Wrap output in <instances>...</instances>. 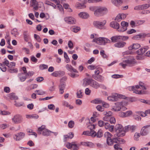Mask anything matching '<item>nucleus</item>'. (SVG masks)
Masks as SVG:
<instances>
[{
    "label": "nucleus",
    "mask_w": 150,
    "mask_h": 150,
    "mask_svg": "<svg viewBox=\"0 0 150 150\" xmlns=\"http://www.w3.org/2000/svg\"><path fill=\"white\" fill-rule=\"evenodd\" d=\"M103 135V133L102 131L101 130H99L98 131L97 133L96 137L98 138H100Z\"/></svg>",
    "instance_id": "de8ad7c7"
},
{
    "label": "nucleus",
    "mask_w": 150,
    "mask_h": 150,
    "mask_svg": "<svg viewBox=\"0 0 150 150\" xmlns=\"http://www.w3.org/2000/svg\"><path fill=\"white\" fill-rule=\"evenodd\" d=\"M119 98H125V96L115 93L108 97V99L111 101H116L118 100Z\"/></svg>",
    "instance_id": "6e6552de"
},
{
    "label": "nucleus",
    "mask_w": 150,
    "mask_h": 150,
    "mask_svg": "<svg viewBox=\"0 0 150 150\" xmlns=\"http://www.w3.org/2000/svg\"><path fill=\"white\" fill-rule=\"evenodd\" d=\"M77 96L78 98H81L83 96V93L81 90H79L77 93Z\"/></svg>",
    "instance_id": "3c124183"
},
{
    "label": "nucleus",
    "mask_w": 150,
    "mask_h": 150,
    "mask_svg": "<svg viewBox=\"0 0 150 150\" xmlns=\"http://www.w3.org/2000/svg\"><path fill=\"white\" fill-rule=\"evenodd\" d=\"M66 146L68 148L72 149L74 150H76L79 148V146L75 142H72L71 143L68 142Z\"/></svg>",
    "instance_id": "2eb2a0df"
},
{
    "label": "nucleus",
    "mask_w": 150,
    "mask_h": 150,
    "mask_svg": "<svg viewBox=\"0 0 150 150\" xmlns=\"http://www.w3.org/2000/svg\"><path fill=\"white\" fill-rule=\"evenodd\" d=\"M140 102L144 103L146 104L150 105V100H145L143 99H141L139 100Z\"/></svg>",
    "instance_id": "5fc2aeb1"
},
{
    "label": "nucleus",
    "mask_w": 150,
    "mask_h": 150,
    "mask_svg": "<svg viewBox=\"0 0 150 150\" xmlns=\"http://www.w3.org/2000/svg\"><path fill=\"white\" fill-rule=\"evenodd\" d=\"M8 127V125L6 124H1L0 125V128L2 129H4Z\"/></svg>",
    "instance_id": "69168bd1"
},
{
    "label": "nucleus",
    "mask_w": 150,
    "mask_h": 150,
    "mask_svg": "<svg viewBox=\"0 0 150 150\" xmlns=\"http://www.w3.org/2000/svg\"><path fill=\"white\" fill-rule=\"evenodd\" d=\"M65 67L67 70L71 72V73L68 74L69 76L72 78H76L79 76V75L78 74L74 73H78L79 72L78 71L73 67L71 65L67 64L66 65Z\"/></svg>",
    "instance_id": "39448f33"
},
{
    "label": "nucleus",
    "mask_w": 150,
    "mask_h": 150,
    "mask_svg": "<svg viewBox=\"0 0 150 150\" xmlns=\"http://www.w3.org/2000/svg\"><path fill=\"white\" fill-rule=\"evenodd\" d=\"M100 54L102 57L104 58H107L108 57L107 55L105 53V51L103 50H102L100 51Z\"/></svg>",
    "instance_id": "49530a36"
},
{
    "label": "nucleus",
    "mask_w": 150,
    "mask_h": 150,
    "mask_svg": "<svg viewBox=\"0 0 150 150\" xmlns=\"http://www.w3.org/2000/svg\"><path fill=\"white\" fill-rule=\"evenodd\" d=\"M25 136V134L23 132H21L14 135L13 138L16 141H19L23 138Z\"/></svg>",
    "instance_id": "f8f14e48"
},
{
    "label": "nucleus",
    "mask_w": 150,
    "mask_h": 150,
    "mask_svg": "<svg viewBox=\"0 0 150 150\" xmlns=\"http://www.w3.org/2000/svg\"><path fill=\"white\" fill-rule=\"evenodd\" d=\"M109 121L111 124H114L116 122L115 119L113 117H110Z\"/></svg>",
    "instance_id": "680f3d73"
},
{
    "label": "nucleus",
    "mask_w": 150,
    "mask_h": 150,
    "mask_svg": "<svg viewBox=\"0 0 150 150\" xmlns=\"http://www.w3.org/2000/svg\"><path fill=\"white\" fill-rule=\"evenodd\" d=\"M150 127V125L144 126L142 129L140 134L142 136H146L149 133L148 130L146 128Z\"/></svg>",
    "instance_id": "dca6fc26"
},
{
    "label": "nucleus",
    "mask_w": 150,
    "mask_h": 150,
    "mask_svg": "<svg viewBox=\"0 0 150 150\" xmlns=\"http://www.w3.org/2000/svg\"><path fill=\"white\" fill-rule=\"evenodd\" d=\"M35 92L37 93V94L40 95H42L46 93L45 91L41 89L36 90L35 91Z\"/></svg>",
    "instance_id": "4c0bfd02"
},
{
    "label": "nucleus",
    "mask_w": 150,
    "mask_h": 150,
    "mask_svg": "<svg viewBox=\"0 0 150 150\" xmlns=\"http://www.w3.org/2000/svg\"><path fill=\"white\" fill-rule=\"evenodd\" d=\"M48 66L47 65L44 64H41L39 66L40 69L41 70L46 69L48 68Z\"/></svg>",
    "instance_id": "09e8293b"
},
{
    "label": "nucleus",
    "mask_w": 150,
    "mask_h": 150,
    "mask_svg": "<svg viewBox=\"0 0 150 150\" xmlns=\"http://www.w3.org/2000/svg\"><path fill=\"white\" fill-rule=\"evenodd\" d=\"M9 69V71L11 73H17L18 71L17 69H12V68Z\"/></svg>",
    "instance_id": "0e129e2a"
},
{
    "label": "nucleus",
    "mask_w": 150,
    "mask_h": 150,
    "mask_svg": "<svg viewBox=\"0 0 150 150\" xmlns=\"http://www.w3.org/2000/svg\"><path fill=\"white\" fill-rule=\"evenodd\" d=\"M142 9H147L150 6V5L148 4H145L142 5Z\"/></svg>",
    "instance_id": "052dcab7"
},
{
    "label": "nucleus",
    "mask_w": 150,
    "mask_h": 150,
    "mask_svg": "<svg viewBox=\"0 0 150 150\" xmlns=\"http://www.w3.org/2000/svg\"><path fill=\"white\" fill-rule=\"evenodd\" d=\"M103 113L105 115L109 117H111L112 114V112L110 111H105Z\"/></svg>",
    "instance_id": "8fccbe9b"
},
{
    "label": "nucleus",
    "mask_w": 150,
    "mask_h": 150,
    "mask_svg": "<svg viewBox=\"0 0 150 150\" xmlns=\"http://www.w3.org/2000/svg\"><path fill=\"white\" fill-rule=\"evenodd\" d=\"M30 5L33 7V9L37 11L39 8H41L44 6L43 3L42 2H38L36 0H31Z\"/></svg>",
    "instance_id": "1a4fd4ad"
},
{
    "label": "nucleus",
    "mask_w": 150,
    "mask_h": 150,
    "mask_svg": "<svg viewBox=\"0 0 150 150\" xmlns=\"http://www.w3.org/2000/svg\"><path fill=\"white\" fill-rule=\"evenodd\" d=\"M95 69H96V70L95 71L94 73L96 75L99 74L102 72L103 71L101 68L100 67H98L97 66Z\"/></svg>",
    "instance_id": "f704fd0d"
},
{
    "label": "nucleus",
    "mask_w": 150,
    "mask_h": 150,
    "mask_svg": "<svg viewBox=\"0 0 150 150\" xmlns=\"http://www.w3.org/2000/svg\"><path fill=\"white\" fill-rule=\"evenodd\" d=\"M114 147L115 150H122V149L120 147L119 145L117 144H115Z\"/></svg>",
    "instance_id": "bf43d9fd"
},
{
    "label": "nucleus",
    "mask_w": 150,
    "mask_h": 150,
    "mask_svg": "<svg viewBox=\"0 0 150 150\" xmlns=\"http://www.w3.org/2000/svg\"><path fill=\"white\" fill-rule=\"evenodd\" d=\"M106 23V21L105 20H104L102 21H93V24L96 27L100 29H102Z\"/></svg>",
    "instance_id": "9d476101"
},
{
    "label": "nucleus",
    "mask_w": 150,
    "mask_h": 150,
    "mask_svg": "<svg viewBox=\"0 0 150 150\" xmlns=\"http://www.w3.org/2000/svg\"><path fill=\"white\" fill-rule=\"evenodd\" d=\"M108 11V9L106 7L98 6L94 12V15L97 17L103 16L106 14Z\"/></svg>",
    "instance_id": "7ed1b4c3"
},
{
    "label": "nucleus",
    "mask_w": 150,
    "mask_h": 150,
    "mask_svg": "<svg viewBox=\"0 0 150 150\" xmlns=\"http://www.w3.org/2000/svg\"><path fill=\"white\" fill-rule=\"evenodd\" d=\"M115 105L112 107L111 110L115 112L124 111L127 109L125 106L127 105V103L124 100L117 102L115 103Z\"/></svg>",
    "instance_id": "f257e3e1"
},
{
    "label": "nucleus",
    "mask_w": 150,
    "mask_h": 150,
    "mask_svg": "<svg viewBox=\"0 0 150 150\" xmlns=\"http://www.w3.org/2000/svg\"><path fill=\"white\" fill-rule=\"evenodd\" d=\"M38 115L36 114L26 115V117L28 119L33 118L36 119L38 118Z\"/></svg>",
    "instance_id": "c85d7f7f"
},
{
    "label": "nucleus",
    "mask_w": 150,
    "mask_h": 150,
    "mask_svg": "<svg viewBox=\"0 0 150 150\" xmlns=\"http://www.w3.org/2000/svg\"><path fill=\"white\" fill-rule=\"evenodd\" d=\"M140 135L139 133H136L134 135V139L135 140L137 141L139 140V138L140 137Z\"/></svg>",
    "instance_id": "4d7b16f0"
},
{
    "label": "nucleus",
    "mask_w": 150,
    "mask_h": 150,
    "mask_svg": "<svg viewBox=\"0 0 150 150\" xmlns=\"http://www.w3.org/2000/svg\"><path fill=\"white\" fill-rule=\"evenodd\" d=\"M64 20L68 24H73L76 23L75 19L72 17H66L64 18Z\"/></svg>",
    "instance_id": "4468645a"
},
{
    "label": "nucleus",
    "mask_w": 150,
    "mask_h": 150,
    "mask_svg": "<svg viewBox=\"0 0 150 150\" xmlns=\"http://www.w3.org/2000/svg\"><path fill=\"white\" fill-rule=\"evenodd\" d=\"M8 96L11 99L16 100L18 98V97L15 96V94L13 93L9 94Z\"/></svg>",
    "instance_id": "72a5a7b5"
},
{
    "label": "nucleus",
    "mask_w": 150,
    "mask_h": 150,
    "mask_svg": "<svg viewBox=\"0 0 150 150\" xmlns=\"http://www.w3.org/2000/svg\"><path fill=\"white\" fill-rule=\"evenodd\" d=\"M65 85L64 83H60L59 86V92L61 94H62L64 92V89L65 88Z\"/></svg>",
    "instance_id": "7c9ffc66"
},
{
    "label": "nucleus",
    "mask_w": 150,
    "mask_h": 150,
    "mask_svg": "<svg viewBox=\"0 0 150 150\" xmlns=\"http://www.w3.org/2000/svg\"><path fill=\"white\" fill-rule=\"evenodd\" d=\"M71 29L72 31L76 33L80 30V28L78 27H73L71 28Z\"/></svg>",
    "instance_id": "79ce46f5"
},
{
    "label": "nucleus",
    "mask_w": 150,
    "mask_h": 150,
    "mask_svg": "<svg viewBox=\"0 0 150 150\" xmlns=\"http://www.w3.org/2000/svg\"><path fill=\"white\" fill-rule=\"evenodd\" d=\"M93 79L85 78L83 79V86L85 87L88 85L91 86Z\"/></svg>",
    "instance_id": "f3484780"
},
{
    "label": "nucleus",
    "mask_w": 150,
    "mask_h": 150,
    "mask_svg": "<svg viewBox=\"0 0 150 150\" xmlns=\"http://www.w3.org/2000/svg\"><path fill=\"white\" fill-rule=\"evenodd\" d=\"M135 63L136 62L134 57L129 56L127 60L124 61L120 63L119 65L125 68L127 66H133Z\"/></svg>",
    "instance_id": "f03ea898"
},
{
    "label": "nucleus",
    "mask_w": 150,
    "mask_h": 150,
    "mask_svg": "<svg viewBox=\"0 0 150 150\" xmlns=\"http://www.w3.org/2000/svg\"><path fill=\"white\" fill-rule=\"evenodd\" d=\"M96 108L98 111H100L102 112L104 110V109L102 107L99 105L96 107Z\"/></svg>",
    "instance_id": "774afa93"
},
{
    "label": "nucleus",
    "mask_w": 150,
    "mask_h": 150,
    "mask_svg": "<svg viewBox=\"0 0 150 150\" xmlns=\"http://www.w3.org/2000/svg\"><path fill=\"white\" fill-rule=\"evenodd\" d=\"M90 86L95 88L97 89L100 87V85L97 81L93 79Z\"/></svg>",
    "instance_id": "b1692460"
},
{
    "label": "nucleus",
    "mask_w": 150,
    "mask_h": 150,
    "mask_svg": "<svg viewBox=\"0 0 150 150\" xmlns=\"http://www.w3.org/2000/svg\"><path fill=\"white\" fill-rule=\"evenodd\" d=\"M11 34L15 37L19 34L17 32V30L16 28H14L11 31Z\"/></svg>",
    "instance_id": "37998d69"
},
{
    "label": "nucleus",
    "mask_w": 150,
    "mask_h": 150,
    "mask_svg": "<svg viewBox=\"0 0 150 150\" xmlns=\"http://www.w3.org/2000/svg\"><path fill=\"white\" fill-rule=\"evenodd\" d=\"M130 25L132 28H134L137 26L136 21H131L130 23Z\"/></svg>",
    "instance_id": "864d4df0"
},
{
    "label": "nucleus",
    "mask_w": 150,
    "mask_h": 150,
    "mask_svg": "<svg viewBox=\"0 0 150 150\" xmlns=\"http://www.w3.org/2000/svg\"><path fill=\"white\" fill-rule=\"evenodd\" d=\"M69 135H66L64 136L65 139L66 140L67 139H72L74 137V134L72 132H70L69 134Z\"/></svg>",
    "instance_id": "c9c22d12"
},
{
    "label": "nucleus",
    "mask_w": 150,
    "mask_h": 150,
    "mask_svg": "<svg viewBox=\"0 0 150 150\" xmlns=\"http://www.w3.org/2000/svg\"><path fill=\"white\" fill-rule=\"evenodd\" d=\"M138 55H142L145 52V50L143 48H141L138 50L137 52Z\"/></svg>",
    "instance_id": "58836bf2"
},
{
    "label": "nucleus",
    "mask_w": 150,
    "mask_h": 150,
    "mask_svg": "<svg viewBox=\"0 0 150 150\" xmlns=\"http://www.w3.org/2000/svg\"><path fill=\"white\" fill-rule=\"evenodd\" d=\"M112 135L109 132H106L104 134V136L107 139V143L109 145L111 146L112 142L111 141V137H112Z\"/></svg>",
    "instance_id": "ddd939ff"
},
{
    "label": "nucleus",
    "mask_w": 150,
    "mask_h": 150,
    "mask_svg": "<svg viewBox=\"0 0 150 150\" xmlns=\"http://www.w3.org/2000/svg\"><path fill=\"white\" fill-rule=\"evenodd\" d=\"M12 120L13 123L18 124L23 122V118L21 115L17 114L14 116Z\"/></svg>",
    "instance_id": "9b49d317"
},
{
    "label": "nucleus",
    "mask_w": 150,
    "mask_h": 150,
    "mask_svg": "<svg viewBox=\"0 0 150 150\" xmlns=\"http://www.w3.org/2000/svg\"><path fill=\"white\" fill-rule=\"evenodd\" d=\"M144 34H143L142 35L141 34H139L135 35L132 37V39L135 40H138L140 38H142V37H145L144 35H143Z\"/></svg>",
    "instance_id": "e433bc0d"
},
{
    "label": "nucleus",
    "mask_w": 150,
    "mask_h": 150,
    "mask_svg": "<svg viewBox=\"0 0 150 150\" xmlns=\"http://www.w3.org/2000/svg\"><path fill=\"white\" fill-rule=\"evenodd\" d=\"M125 113L126 117H128L130 116L132 114V112L131 110H128L125 112Z\"/></svg>",
    "instance_id": "6e6d98bb"
},
{
    "label": "nucleus",
    "mask_w": 150,
    "mask_h": 150,
    "mask_svg": "<svg viewBox=\"0 0 150 150\" xmlns=\"http://www.w3.org/2000/svg\"><path fill=\"white\" fill-rule=\"evenodd\" d=\"M62 105L65 106H66L67 107L69 108L70 109H72L74 107L73 106L71 105H70L69 104V103L66 101H63L62 102Z\"/></svg>",
    "instance_id": "c756f323"
},
{
    "label": "nucleus",
    "mask_w": 150,
    "mask_h": 150,
    "mask_svg": "<svg viewBox=\"0 0 150 150\" xmlns=\"http://www.w3.org/2000/svg\"><path fill=\"white\" fill-rule=\"evenodd\" d=\"M83 1L82 2L83 3V4H81L80 3H77L76 4V8L79 9H82L86 7V6L84 4H86L87 2V0H83Z\"/></svg>",
    "instance_id": "aec40b11"
},
{
    "label": "nucleus",
    "mask_w": 150,
    "mask_h": 150,
    "mask_svg": "<svg viewBox=\"0 0 150 150\" xmlns=\"http://www.w3.org/2000/svg\"><path fill=\"white\" fill-rule=\"evenodd\" d=\"M68 45V47L70 49H72L73 48V44L71 40H69V41Z\"/></svg>",
    "instance_id": "e2e57ef3"
},
{
    "label": "nucleus",
    "mask_w": 150,
    "mask_h": 150,
    "mask_svg": "<svg viewBox=\"0 0 150 150\" xmlns=\"http://www.w3.org/2000/svg\"><path fill=\"white\" fill-rule=\"evenodd\" d=\"M140 45L138 43L133 44L132 45H130L128 47V49L129 50H131L133 49L137 50L140 47Z\"/></svg>",
    "instance_id": "4be33fe9"
},
{
    "label": "nucleus",
    "mask_w": 150,
    "mask_h": 150,
    "mask_svg": "<svg viewBox=\"0 0 150 150\" xmlns=\"http://www.w3.org/2000/svg\"><path fill=\"white\" fill-rule=\"evenodd\" d=\"M126 17V16L125 14L124 13H120L117 16L115 20L119 22L125 18Z\"/></svg>",
    "instance_id": "6ab92c4d"
},
{
    "label": "nucleus",
    "mask_w": 150,
    "mask_h": 150,
    "mask_svg": "<svg viewBox=\"0 0 150 150\" xmlns=\"http://www.w3.org/2000/svg\"><path fill=\"white\" fill-rule=\"evenodd\" d=\"M97 66L93 65H91L88 66V69L89 70H93L95 69L96 68Z\"/></svg>",
    "instance_id": "13d9d810"
},
{
    "label": "nucleus",
    "mask_w": 150,
    "mask_h": 150,
    "mask_svg": "<svg viewBox=\"0 0 150 150\" xmlns=\"http://www.w3.org/2000/svg\"><path fill=\"white\" fill-rule=\"evenodd\" d=\"M120 35L115 36L112 37L111 38V40L112 42H117L118 41L120 40Z\"/></svg>",
    "instance_id": "bb28decb"
},
{
    "label": "nucleus",
    "mask_w": 150,
    "mask_h": 150,
    "mask_svg": "<svg viewBox=\"0 0 150 150\" xmlns=\"http://www.w3.org/2000/svg\"><path fill=\"white\" fill-rule=\"evenodd\" d=\"M135 32H136V30L134 29H132L128 30L127 33L128 34H131Z\"/></svg>",
    "instance_id": "338daca9"
},
{
    "label": "nucleus",
    "mask_w": 150,
    "mask_h": 150,
    "mask_svg": "<svg viewBox=\"0 0 150 150\" xmlns=\"http://www.w3.org/2000/svg\"><path fill=\"white\" fill-rule=\"evenodd\" d=\"M139 86L138 85H136L135 86H129L128 87V89L129 91H134V90H135L136 89H139Z\"/></svg>",
    "instance_id": "473e14b6"
},
{
    "label": "nucleus",
    "mask_w": 150,
    "mask_h": 150,
    "mask_svg": "<svg viewBox=\"0 0 150 150\" xmlns=\"http://www.w3.org/2000/svg\"><path fill=\"white\" fill-rule=\"evenodd\" d=\"M137 89H136L135 90H134L133 91V93L139 94H144L145 93V92L144 91H138L137 90Z\"/></svg>",
    "instance_id": "a18cd8bd"
},
{
    "label": "nucleus",
    "mask_w": 150,
    "mask_h": 150,
    "mask_svg": "<svg viewBox=\"0 0 150 150\" xmlns=\"http://www.w3.org/2000/svg\"><path fill=\"white\" fill-rule=\"evenodd\" d=\"M102 100L99 98H96L92 100L91 102L95 104H100L102 103Z\"/></svg>",
    "instance_id": "ea45409f"
},
{
    "label": "nucleus",
    "mask_w": 150,
    "mask_h": 150,
    "mask_svg": "<svg viewBox=\"0 0 150 150\" xmlns=\"http://www.w3.org/2000/svg\"><path fill=\"white\" fill-rule=\"evenodd\" d=\"M18 76L20 81L21 82L24 81L27 78L26 75L23 73L18 74Z\"/></svg>",
    "instance_id": "5701e85b"
},
{
    "label": "nucleus",
    "mask_w": 150,
    "mask_h": 150,
    "mask_svg": "<svg viewBox=\"0 0 150 150\" xmlns=\"http://www.w3.org/2000/svg\"><path fill=\"white\" fill-rule=\"evenodd\" d=\"M129 23H128L123 21L121 23V25L122 27L121 29L118 30V31L123 32L127 30V27L128 26Z\"/></svg>",
    "instance_id": "a211bd4d"
},
{
    "label": "nucleus",
    "mask_w": 150,
    "mask_h": 150,
    "mask_svg": "<svg viewBox=\"0 0 150 150\" xmlns=\"http://www.w3.org/2000/svg\"><path fill=\"white\" fill-rule=\"evenodd\" d=\"M97 133L94 130H91L89 132V136H91L92 137H96Z\"/></svg>",
    "instance_id": "a19ab883"
},
{
    "label": "nucleus",
    "mask_w": 150,
    "mask_h": 150,
    "mask_svg": "<svg viewBox=\"0 0 150 150\" xmlns=\"http://www.w3.org/2000/svg\"><path fill=\"white\" fill-rule=\"evenodd\" d=\"M93 42H96L100 45H105L108 43H110L111 42L110 40L104 37L95 38L93 39Z\"/></svg>",
    "instance_id": "423d86ee"
},
{
    "label": "nucleus",
    "mask_w": 150,
    "mask_h": 150,
    "mask_svg": "<svg viewBox=\"0 0 150 150\" xmlns=\"http://www.w3.org/2000/svg\"><path fill=\"white\" fill-rule=\"evenodd\" d=\"M94 79L96 80L99 81L100 82H102L104 80V77L100 75H96Z\"/></svg>",
    "instance_id": "2f4dec72"
},
{
    "label": "nucleus",
    "mask_w": 150,
    "mask_h": 150,
    "mask_svg": "<svg viewBox=\"0 0 150 150\" xmlns=\"http://www.w3.org/2000/svg\"><path fill=\"white\" fill-rule=\"evenodd\" d=\"M79 16L82 18L86 19L89 16V14L86 12H81L78 14Z\"/></svg>",
    "instance_id": "393cba45"
},
{
    "label": "nucleus",
    "mask_w": 150,
    "mask_h": 150,
    "mask_svg": "<svg viewBox=\"0 0 150 150\" xmlns=\"http://www.w3.org/2000/svg\"><path fill=\"white\" fill-rule=\"evenodd\" d=\"M38 133L45 136H48L50 135L52 132L45 128V126L42 125L38 128Z\"/></svg>",
    "instance_id": "0eeeda50"
},
{
    "label": "nucleus",
    "mask_w": 150,
    "mask_h": 150,
    "mask_svg": "<svg viewBox=\"0 0 150 150\" xmlns=\"http://www.w3.org/2000/svg\"><path fill=\"white\" fill-rule=\"evenodd\" d=\"M74 125V122L73 120H71L69 121L68 123V126L69 128H73Z\"/></svg>",
    "instance_id": "c03bdc74"
},
{
    "label": "nucleus",
    "mask_w": 150,
    "mask_h": 150,
    "mask_svg": "<svg viewBox=\"0 0 150 150\" xmlns=\"http://www.w3.org/2000/svg\"><path fill=\"white\" fill-rule=\"evenodd\" d=\"M110 26L113 28L117 30L119 28L120 25L116 22L112 21L110 23Z\"/></svg>",
    "instance_id": "412c9836"
},
{
    "label": "nucleus",
    "mask_w": 150,
    "mask_h": 150,
    "mask_svg": "<svg viewBox=\"0 0 150 150\" xmlns=\"http://www.w3.org/2000/svg\"><path fill=\"white\" fill-rule=\"evenodd\" d=\"M126 43L125 42H119L115 43L114 46L117 47H122L126 45Z\"/></svg>",
    "instance_id": "a878e982"
},
{
    "label": "nucleus",
    "mask_w": 150,
    "mask_h": 150,
    "mask_svg": "<svg viewBox=\"0 0 150 150\" xmlns=\"http://www.w3.org/2000/svg\"><path fill=\"white\" fill-rule=\"evenodd\" d=\"M116 133L114 134L115 137L124 136L125 134V130L122 126L120 124H117L115 126Z\"/></svg>",
    "instance_id": "20e7f679"
},
{
    "label": "nucleus",
    "mask_w": 150,
    "mask_h": 150,
    "mask_svg": "<svg viewBox=\"0 0 150 150\" xmlns=\"http://www.w3.org/2000/svg\"><path fill=\"white\" fill-rule=\"evenodd\" d=\"M81 144L83 146L90 147H91L93 146V144L92 142H82L81 143Z\"/></svg>",
    "instance_id": "cd10ccee"
},
{
    "label": "nucleus",
    "mask_w": 150,
    "mask_h": 150,
    "mask_svg": "<svg viewBox=\"0 0 150 150\" xmlns=\"http://www.w3.org/2000/svg\"><path fill=\"white\" fill-rule=\"evenodd\" d=\"M117 137H115L113 138L112 139H111V141L112 142L111 145H112L114 143H118V138Z\"/></svg>",
    "instance_id": "603ef678"
}]
</instances>
